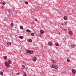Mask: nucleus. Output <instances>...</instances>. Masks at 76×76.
I'll return each mask as SVG.
<instances>
[{
	"instance_id": "nucleus-1",
	"label": "nucleus",
	"mask_w": 76,
	"mask_h": 76,
	"mask_svg": "<svg viewBox=\"0 0 76 76\" xmlns=\"http://www.w3.org/2000/svg\"><path fill=\"white\" fill-rule=\"evenodd\" d=\"M4 63L5 65L6 66V67H9L10 66V64H8V63H7V62L5 61Z\"/></svg>"
},
{
	"instance_id": "nucleus-2",
	"label": "nucleus",
	"mask_w": 76,
	"mask_h": 76,
	"mask_svg": "<svg viewBox=\"0 0 76 76\" xmlns=\"http://www.w3.org/2000/svg\"><path fill=\"white\" fill-rule=\"evenodd\" d=\"M32 60L33 61H35L37 60V57H34L33 59H32Z\"/></svg>"
},
{
	"instance_id": "nucleus-3",
	"label": "nucleus",
	"mask_w": 76,
	"mask_h": 76,
	"mask_svg": "<svg viewBox=\"0 0 76 76\" xmlns=\"http://www.w3.org/2000/svg\"><path fill=\"white\" fill-rule=\"evenodd\" d=\"M18 38H20V39H23V37L22 36H20Z\"/></svg>"
},
{
	"instance_id": "nucleus-4",
	"label": "nucleus",
	"mask_w": 76,
	"mask_h": 76,
	"mask_svg": "<svg viewBox=\"0 0 76 76\" xmlns=\"http://www.w3.org/2000/svg\"><path fill=\"white\" fill-rule=\"evenodd\" d=\"M55 45L57 47H58L59 46V44H58V43H55Z\"/></svg>"
},
{
	"instance_id": "nucleus-5",
	"label": "nucleus",
	"mask_w": 76,
	"mask_h": 76,
	"mask_svg": "<svg viewBox=\"0 0 76 76\" xmlns=\"http://www.w3.org/2000/svg\"><path fill=\"white\" fill-rule=\"evenodd\" d=\"M72 72L73 73H76V70L75 69L72 70Z\"/></svg>"
},
{
	"instance_id": "nucleus-6",
	"label": "nucleus",
	"mask_w": 76,
	"mask_h": 76,
	"mask_svg": "<svg viewBox=\"0 0 76 76\" xmlns=\"http://www.w3.org/2000/svg\"><path fill=\"white\" fill-rule=\"evenodd\" d=\"M48 45H51V42L50 41L48 42Z\"/></svg>"
},
{
	"instance_id": "nucleus-7",
	"label": "nucleus",
	"mask_w": 76,
	"mask_h": 76,
	"mask_svg": "<svg viewBox=\"0 0 76 76\" xmlns=\"http://www.w3.org/2000/svg\"><path fill=\"white\" fill-rule=\"evenodd\" d=\"M69 33L70 35H72V34H73V32H72V31H70L69 32Z\"/></svg>"
},
{
	"instance_id": "nucleus-8",
	"label": "nucleus",
	"mask_w": 76,
	"mask_h": 76,
	"mask_svg": "<svg viewBox=\"0 0 76 76\" xmlns=\"http://www.w3.org/2000/svg\"><path fill=\"white\" fill-rule=\"evenodd\" d=\"M11 61L10 60L8 61L7 63H8V64H11Z\"/></svg>"
},
{
	"instance_id": "nucleus-9",
	"label": "nucleus",
	"mask_w": 76,
	"mask_h": 76,
	"mask_svg": "<svg viewBox=\"0 0 76 76\" xmlns=\"http://www.w3.org/2000/svg\"><path fill=\"white\" fill-rule=\"evenodd\" d=\"M27 53H30V50H27L26 51Z\"/></svg>"
},
{
	"instance_id": "nucleus-10",
	"label": "nucleus",
	"mask_w": 76,
	"mask_h": 76,
	"mask_svg": "<svg viewBox=\"0 0 76 76\" xmlns=\"http://www.w3.org/2000/svg\"><path fill=\"white\" fill-rule=\"evenodd\" d=\"M34 52L32 51H30V54H32Z\"/></svg>"
},
{
	"instance_id": "nucleus-11",
	"label": "nucleus",
	"mask_w": 76,
	"mask_h": 76,
	"mask_svg": "<svg viewBox=\"0 0 76 76\" xmlns=\"http://www.w3.org/2000/svg\"><path fill=\"white\" fill-rule=\"evenodd\" d=\"M67 17L66 16H65L64 18V20H66L67 19Z\"/></svg>"
},
{
	"instance_id": "nucleus-12",
	"label": "nucleus",
	"mask_w": 76,
	"mask_h": 76,
	"mask_svg": "<svg viewBox=\"0 0 76 76\" xmlns=\"http://www.w3.org/2000/svg\"><path fill=\"white\" fill-rule=\"evenodd\" d=\"M0 74L1 75H3V72L2 71H1L0 72Z\"/></svg>"
},
{
	"instance_id": "nucleus-13",
	"label": "nucleus",
	"mask_w": 76,
	"mask_h": 76,
	"mask_svg": "<svg viewBox=\"0 0 76 76\" xmlns=\"http://www.w3.org/2000/svg\"><path fill=\"white\" fill-rule=\"evenodd\" d=\"M26 32H31V31L28 29L26 30Z\"/></svg>"
},
{
	"instance_id": "nucleus-14",
	"label": "nucleus",
	"mask_w": 76,
	"mask_h": 76,
	"mask_svg": "<svg viewBox=\"0 0 76 76\" xmlns=\"http://www.w3.org/2000/svg\"><path fill=\"white\" fill-rule=\"evenodd\" d=\"M7 45H11V43L10 42H8L7 43Z\"/></svg>"
},
{
	"instance_id": "nucleus-15",
	"label": "nucleus",
	"mask_w": 76,
	"mask_h": 76,
	"mask_svg": "<svg viewBox=\"0 0 76 76\" xmlns=\"http://www.w3.org/2000/svg\"><path fill=\"white\" fill-rule=\"evenodd\" d=\"M2 4L3 5H5V4H6V3H5L4 2H2Z\"/></svg>"
},
{
	"instance_id": "nucleus-16",
	"label": "nucleus",
	"mask_w": 76,
	"mask_h": 76,
	"mask_svg": "<svg viewBox=\"0 0 76 76\" xmlns=\"http://www.w3.org/2000/svg\"><path fill=\"white\" fill-rule=\"evenodd\" d=\"M40 32L41 34H43L44 33V31H43L42 30H41Z\"/></svg>"
},
{
	"instance_id": "nucleus-17",
	"label": "nucleus",
	"mask_w": 76,
	"mask_h": 76,
	"mask_svg": "<svg viewBox=\"0 0 76 76\" xmlns=\"http://www.w3.org/2000/svg\"><path fill=\"white\" fill-rule=\"evenodd\" d=\"M54 68L55 69H57L58 68V66L57 65H56L55 66Z\"/></svg>"
},
{
	"instance_id": "nucleus-18",
	"label": "nucleus",
	"mask_w": 76,
	"mask_h": 76,
	"mask_svg": "<svg viewBox=\"0 0 76 76\" xmlns=\"http://www.w3.org/2000/svg\"><path fill=\"white\" fill-rule=\"evenodd\" d=\"M24 68H25V66L24 65H23L22 66V69L23 70Z\"/></svg>"
},
{
	"instance_id": "nucleus-19",
	"label": "nucleus",
	"mask_w": 76,
	"mask_h": 76,
	"mask_svg": "<svg viewBox=\"0 0 76 76\" xmlns=\"http://www.w3.org/2000/svg\"><path fill=\"white\" fill-rule=\"evenodd\" d=\"M4 59H7V56H4Z\"/></svg>"
},
{
	"instance_id": "nucleus-20",
	"label": "nucleus",
	"mask_w": 76,
	"mask_h": 76,
	"mask_svg": "<svg viewBox=\"0 0 76 76\" xmlns=\"http://www.w3.org/2000/svg\"><path fill=\"white\" fill-rule=\"evenodd\" d=\"M26 74L25 73H23V76H26Z\"/></svg>"
},
{
	"instance_id": "nucleus-21",
	"label": "nucleus",
	"mask_w": 76,
	"mask_h": 76,
	"mask_svg": "<svg viewBox=\"0 0 76 76\" xmlns=\"http://www.w3.org/2000/svg\"><path fill=\"white\" fill-rule=\"evenodd\" d=\"M67 62H70V59H69V58L67 59Z\"/></svg>"
},
{
	"instance_id": "nucleus-22",
	"label": "nucleus",
	"mask_w": 76,
	"mask_h": 76,
	"mask_svg": "<svg viewBox=\"0 0 76 76\" xmlns=\"http://www.w3.org/2000/svg\"><path fill=\"white\" fill-rule=\"evenodd\" d=\"M55 67V66H54V65H52V68H54Z\"/></svg>"
},
{
	"instance_id": "nucleus-23",
	"label": "nucleus",
	"mask_w": 76,
	"mask_h": 76,
	"mask_svg": "<svg viewBox=\"0 0 76 76\" xmlns=\"http://www.w3.org/2000/svg\"><path fill=\"white\" fill-rule=\"evenodd\" d=\"M71 47H75V45L73 44H72L71 45Z\"/></svg>"
},
{
	"instance_id": "nucleus-24",
	"label": "nucleus",
	"mask_w": 76,
	"mask_h": 76,
	"mask_svg": "<svg viewBox=\"0 0 76 76\" xmlns=\"http://www.w3.org/2000/svg\"><path fill=\"white\" fill-rule=\"evenodd\" d=\"M20 28L21 29H22V30L23 29V26H20Z\"/></svg>"
},
{
	"instance_id": "nucleus-25",
	"label": "nucleus",
	"mask_w": 76,
	"mask_h": 76,
	"mask_svg": "<svg viewBox=\"0 0 76 76\" xmlns=\"http://www.w3.org/2000/svg\"><path fill=\"white\" fill-rule=\"evenodd\" d=\"M28 41H29V42H32V39H28Z\"/></svg>"
},
{
	"instance_id": "nucleus-26",
	"label": "nucleus",
	"mask_w": 76,
	"mask_h": 76,
	"mask_svg": "<svg viewBox=\"0 0 76 76\" xmlns=\"http://www.w3.org/2000/svg\"><path fill=\"white\" fill-rule=\"evenodd\" d=\"M31 35H32V36H34V33H32L31 34Z\"/></svg>"
},
{
	"instance_id": "nucleus-27",
	"label": "nucleus",
	"mask_w": 76,
	"mask_h": 76,
	"mask_svg": "<svg viewBox=\"0 0 76 76\" xmlns=\"http://www.w3.org/2000/svg\"><path fill=\"white\" fill-rule=\"evenodd\" d=\"M25 4H28V2H25Z\"/></svg>"
},
{
	"instance_id": "nucleus-28",
	"label": "nucleus",
	"mask_w": 76,
	"mask_h": 76,
	"mask_svg": "<svg viewBox=\"0 0 76 76\" xmlns=\"http://www.w3.org/2000/svg\"><path fill=\"white\" fill-rule=\"evenodd\" d=\"M11 26H13V23H11Z\"/></svg>"
},
{
	"instance_id": "nucleus-29",
	"label": "nucleus",
	"mask_w": 76,
	"mask_h": 76,
	"mask_svg": "<svg viewBox=\"0 0 76 76\" xmlns=\"http://www.w3.org/2000/svg\"><path fill=\"white\" fill-rule=\"evenodd\" d=\"M67 21H65L64 22V24H65V25H66L67 24Z\"/></svg>"
},
{
	"instance_id": "nucleus-30",
	"label": "nucleus",
	"mask_w": 76,
	"mask_h": 76,
	"mask_svg": "<svg viewBox=\"0 0 76 76\" xmlns=\"http://www.w3.org/2000/svg\"><path fill=\"white\" fill-rule=\"evenodd\" d=\"M11 11H12V10L10 9H9V12H11Z\"/></svg>"
},
{
	"instance_id": "nucleus-31",
	"label": "nucleus",
	"mask_w": 76,
	"mask_h": 76,
	"mask_svg": "<svg viewBox=\"0 0 76 76\" xmlns=\"http://www.w3.org/2000/svg\"><path fill=\"white\" fill-rule=\"evenodd\" d=\"M25 69H26V70H27L28 69V67H26L25 68Z\"/></svg>"
},
{
	"instance_id": "nucleus-32",
	"label": "nucleus",
	"mask_w": 76,
	"mask_h": 76,
	"mask_svg": "<svg viewBox=\"0 0 76 76\" xmlns=\"http://www.w3.org/2000/svg\"><path fill=\"white\" fill-rule=\"evenodd\" d=\"M20 74V73H17L16 74L17 75H19Z\"/></svg>"
},
{
	"instance_id": "nucleus-33",
	"label": "nucleus",
	"mask_w": 76,
	"mask_h": 76,
	"mask_svg": "<svg viewBox=\"0 0 76 76\" xmlns=\"http://www.w3.org/2000/svg\"><path fill=\"white\" fill-rule=\"evenodd\" d=\"M52 61L53 63H54V62H55L54 60H52Z\"/></svg>"
},
{
	"instance_id": "nucleus-34",
	"label": "nucleus",
	"mask_w": 76,
	"mask_h": 76,
	"mask_svg": "<svg viewBox=\"0 0 76 76\" xmlns=\"http://www.w3.org/2000/svg\"><path fill=\"white\" fill-rule=\"evenodd\" d=\"M1 7L2 8V9H4V7L3 6H2Z\"/></svg>"
},
{
	"instance_id": "nucleus-35",
	"label": "nucleus",
	"mask_w": 76,
	"mask_h": 76,
	"mask_svg": "<svg viewBox=\"0 0 76 76\" xmlns=\"http://www.w3.org/2000/svg\"><path fill=\"white\" fill-rule=\"evenodd\" d=\"M35 21L36 22H37V20L36 19H35Z\"/></svg>"
},
{
	"instance_id": "nucleus-36",
	"label": "nucleus",
	"mask_w": 76,
	"mask_h": 76,
	"mask_svg": "<svg viewBox=\"0 0 76 76\" xmlns=\"http://www.w3.org/2000/svg\"><path fill=\"white\" fill-rule=\"evenodd\" d=\"M39 35H41V33H39Z\"/></svg>"
},
{
	"instance_id": "nucleus-37",
	"label": "nucleus",
	"mask_w": 76,
	"mask_h": 76,
	"mask_svg": "<svg viewBox=\"0 0 76 76\" xmlns=\"http://www.w3.org/2000/svg\"><path fill=\"white\" fill-rule=\"evenodd\" d=\"M64 31H66V29H64Z\"/></svg>"
},
{
	"instance_id": "nucleus-38",
	"label": "nucleus",
	"mask_w": 76,
	"mask_h": 76,
	"mask_svg": "<svg viewBox=\"0 0 76 76\" xmlns=\"http://www.w3.org/2000/svg\"><path fill=\"white\" fill-rule=\"evenodd\" d=\"M61 25H63V24L62 23L61 24Z\"/></svg>"
},
{
	"instance_id": "nucleus-39",
	"label": "nucleus",
	"mask_w": 76,
	"mask_h": 76,
	"mask_svg": "<svg viewBox=\"0 0 76 76\" xmlns=\"http://www.w3.org/2000/svg\"><path fill=\"white\" fill-rule=\"evenodd\" d=\"M59 35H60V33H59Z\"/></svg>"
},
{
	"instance_id": "nucleus-40",
	"label": "nucleus",
	"mask_w": 76,
	"mask_h": 76,
	"mask_svg": "<svg viewBox=\"0 0 76 76\" xmlns=\"http://www.w3.org/2000/svg\"><path fill=\"white\" fill-rule=\"evenodd\" d=\"M1 4V2H0V4Z\"/></svg>"
}]
</instances>
